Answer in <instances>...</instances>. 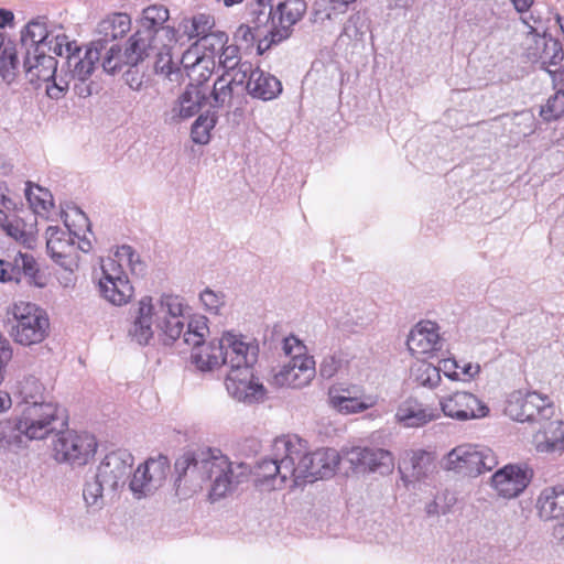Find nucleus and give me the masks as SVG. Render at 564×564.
<instances>
[{
  "label": "nucleus",
  "instance_id": "42",
  "mask_svg": "<svg viewBox=\"0 0 564 564\" xmlns=\"http://www.w3.org/2000/svg\"><path fill=\"white\" fill-rule=\"evenodd\" d=\"M24 195L30 207L37 215L48 213L54 206L51 192L40 185L33 184L32 182L25 183Z\"/></svg>",
  "mask_w": 564,
  "mask_h": 564
},
{
  "label": "nucleus",
  "instance_id": "46",
  "mask_svg": "<svg viewBox=\"0 0 564 564\" xmlns=\"http://www.w3.org/2000/svg\"><path fill=\"white\" fill-rule=\"evenodd\" d=\"M181 64L187 77H194L197 70L215 65L212 56H208L207 53L199 54V48H197L196 44L183 54Z\"/></svg>",
  "mask_w": 564,
  "mask_h": 564
},
{
  "label": "nucleus",
  "instance_id": "59",
  "mask_svg": "<svg viewBox=\"0 0 564 564\" xmlns=\"http://www.w3.org/2000/svg\"><path fill=\"white\" fill-rule=\"evenodd\" d=\"M238 53L239 50L236 45H224V47L220 50L219 64L223 66L225 72H228L242 63Z\"/></svg>",
  "mask_w": 564,
  "mask_h": 564
},
{
  "label": "nucleus",
  "instance_id": "49",
  "mask_svg": "<svg viewBox=\"0 0 564 564\" xmlns=\"http://www.w3.org/2000/svg\"><path fill=\"white\" fill-rule=\"evenodd\" d=\"M217 118L214 113H202L194 121L191 129L193 142L197 144H207L210 140V131L214 129Z\"/></svg>",
  "mask_w": 564,
  "mask_h": 564
},
{
  "label": "nucleus",
  "instance_id": "61",
  "mask_svg": "<svg viewBox=\"0 0 564 564\" xmlns=\"http://www.w3.org/2000/svg\"><path fill=\"white\" fill-rule=\"evenodd\" d=\"M52 84L46 86V93L50 98L58 99L68 88V82L64 78H56V74L51 78Z\"/></svg>",
  "mask_w": 564,
  "mask_h": 564
},
{
  "label": "nucleus",
  "instance_id": "15",
  "mask_svg": "<svg viewBox=\"0 0 564 564\" xmlns=\"http://www.w3.org/2000/svg\"><path fill=\"white\" fill-rule=\"evenodd\" d=\"M223 366L228 370L251 368L258 361L259 344L257 339L234 332H225L220 337Z\"/></svg>",
  "mask_w": 564,
  "mask_h": 564
},
{
  "label": "nucleus",
  "instance_id": "60",
  "mask_svg": "<svg viewBox=\"0 0 564 564\" xmlns=\"http://www.w3.org/2000/svg\"><path fill=\"white\" fill-rule=\"evenodd\" d=\"M341 366V359L336 355L324 357L319 365V373L323 378L329 379L336 375Z\"/></svg>",
  "mask_w": 564,
  "mask_h": 564
},
{
  "label": "nucleus",
  "instance_id": "50",
  "mask_svg": "<svg viewBox=\"0 0 564 564\" xmlns=\"http://www.w3.org/2000/svg\"><path fill=\"white\" fill-rule=\"evenodd\" d=\"M253 68L250 62L245 61L239 64L235 68L225 72L221 76L226 78V80L234 86L237 91L243 96L246 89L247 82H250V77L253 76Z\"/></svg>",
  "mask_w": 564,
  "mask_h": 564
},
{
  "label": "nucleus",
  "instance_id": "41",
  "mask_svg": "<svg viewBox=\"0 0 564 564\" xmlns=\"http://www.w3.org/2000/svg\"><path fill=\"white\" fill-rule=\"evenodd\" d=\"M328 403L341 414H354L372 408L377 403V398L372 395L364 398L335 395L329 399Z\"/></svg>",
  "mask_w": 564,
  "mask_h": 564
},
{
  "label": "nucleus",
  "instance_id": "29",
  "mask_svg": "<svg viewBox=\"0 0 564 564\" xmlns=\"http://www.w3.org/2000/svg\"><path fill=\"white\" fill-rule=\"evenodd\" d=\"M535 509L542 521H556L564 527V486L543 488L536 498Z\"/></svg>",
  "mask_w": 564,
  "mask_h": 564
},
{
  "label": "nucleus",
  "instance_id": "43",
  "mask_svg": "<svg viewBox=\"0 0 564 564\" xmlns=\"http://www.w3.org/2000/svg\"><path fill=\"white\" fill-rule=\"evenodd\" d=\"M26 225L20 218L9 220L7 213L0 209V228L12 239L26 248H32L35 239L31 231L25 229Z\"/></svg>",
  "mask_w": 564,
  "mask_h": 564
},
{
  "label": "nucleus",
  "instance_id": "64",
  "mask_svg": "<svg viewBox=\"0 0 564 564\" xmlns=\"http://www.w3.org/2000/svg\"><path fill=\"white\" fill-rule=\"evenodd\" d=\"M135 66H130V68L124 73L123 78L126 84L133 90H140L143 84V74L139 72V69L134 68Z\"/></svg>",
  "mask_w": 564,
  "mask_h": 564
},
{
  "label": "nucleus",
  "instance_id": "18",
  "mask_svg": "<svg viewBox=\"0 0 564 564\" xmlns=\"http://www.w3.org/2000/svg\"><path fill=\"white\" fill-rule=\"evenodd\" d=\"M225 386L229 395L246 404L262 402L265 398V388L254 376L253 367L228 370Z\"/></svg>",
  "mask_w": 564,
  "mask_h": 564
},
{
  "label": "nucleus",
  "instance_id": "51",
  "mask_svg": "<svg viewBox=\"0 0 564 564\" xmlns=\"http://www.w3.org/2000/svg\"><path fill=\"white\" fill-rule=\"evenodd\" d=\"M215 21L212 15L199 13L194 15L191 20L184 21V32L187 34L188 39L198 37L199 40L212 33Z\"/></svg>",
  "mask_w": 564,
  "mask_h": 564
},
{
  "label": "nucleus",
  "instance_id": "27",
  "mask_svg": "<svg viewBox=\"0 0 564 564\" xmlns=\"http://www.w3.org/2000/svg\"><path fill=\"white\" fill-rule=\"evenodd\" d=\"M406 346L413 356H424L442 349L438 325L431 321L417 323L410 332Z\"/></svg>",
  "mask_w": 564,
  "mask_h": 564
},
{
  "label": "nucleus",
  "instance_id": "25",
  "mask_svg": "<svg viewBox=\"0 0 564 564\" xmlns=\"http://www.w3.org/2000/svg\"><path fill=\"white\" fill-rule=\"evenodd\" d=\"M169 10L163 6L153 4L142 11V17L139 21V31H144L150 36H155V40L164 46L172 45L177 41L176 31L170 25H165L169 20Z\"/></svg>",
  "mask_w": 564,
  "mask_h": 564
},
{
  "label": "nucleus",
  "instance_id": "1",
  "mask_svg": "<svg viewBox=\"0 0 564 564\" xmlns=\"http://www.w3.org/2000/svg\"><path fill=\"white\" fill-rule=\"evenodd\" d=\"M184 300L174 294H162L154 299L143 296L133 311V318L128 329L131 340L144 346L159 330L162 341L170 345L183 336L185 344L193 346L191 359L200 371H213L223 366L220 338L217 341L205 343L209 329L205 317L187 323L185 327Z\"/></svg>",
  "mask_w": 564,
  "mask_h": 564
},
{
  "label": "nucleus",
  "instance_id": "31",
  "mask_svg": "<svg viewBox=\"0 0 564 564\" xmlns=\"http://www.w3.org/2000/svg\"><path fill=\"white\" fill-rule=\"evenodd\" d=\"M76 50L64 53L66 64L72 72L75 80L88 79L95 69V64L102 56V47L100 42H91L90 46L86 50L84 57H80V47L75 43Z\"/></svg>",
  "mask_w": 564,
  "mask_h": 564
},
{
  "label": "nucleus",
  "instance_id": "13",
  "mask_svg": "<svg viewBox=\"0 0 564 564\" xmlns=\"http://www.w3.org/2000/svg\"><path fill=\"white\" fill-rule=\"evenodd\" d=\"M523 50L525 58L533 64H539L542 69L546 70L554 84L558 76H563L558 67L563 59V48L557 40L532 31L523 42Z\"/></svg>",
  "mask_w": 564,
  "mask_h": 564
},
{
  "label": "nucleus",
  "instance_id": "38",
  "mask_svg": "<svg viewBox=\"0 0 564 564\" xmlns=\"http://www.w3.org/2000/svg\"><path fill=\"white\" fill-rule=\"evenodd\" d=\"M375 315L366 305L358 304L348 307L343 316L338 317V327L346 333L357 334L366 329L373 321Z\"/></svg>",
  "mask_w": 564,
  "mask_h": 564
},
{
  "label": "nucleus",
  "instance_id": "16",
  "mask_svg": "<svg viewBox=\"0 0 564 564\" xmlns=\"http://www.w3.org/2000/svg\"><path fill=\"white\" fill-rule=\"evenodd\" d=\"M57 435L53 443V452L59 463L83 466L96 452L97 442L93 435L70 431L58 432Z\"/></svg>",
  "mask_w": 564,
  "mask_h": 564
},
{
  "label": "nucleus",
  "instance_id": "6",
  "mask_svg": "<svg viewBox=\"0 0 564 564\" xmlns=\"http://www.w3.org/2000/svg\"><path fill=\"white\" fill-rule=\"evenodd\" d=\"M10 335L17 344L31 346L42 343L50 328V319L44 310L30 302H17L12 305Z\"/></svg>",
  "mask_w": 564,
  "mask_h": 564
},
{
  "label": "nucleus",
  "instance_id": "45",
  "mask_svg": "<svg viewBox=\"0 0 564 564\" xmlns=\"http://www.w3.org/2000/svg\"><path fill=\"white\" fill-rule=\"evenodd\" d=\"M18 64V52L15 46L11 42H3L0 47V76L8 84L14 79Z\"/></svg>",
  "mask_w": 564,
  "mask_h": 564
},
{
  "label": "nucleus",
  "instance_id": "52",
  "mask_svg": "<svg viewBox=\"0 0 564 564\" xmlns=\"http://www.w3.org/2000/svg\"><path fill=\"white\" fill-rule=\"evenodd\" d=\"M369 31L368 19L364 13L356 12L349 17L344 25L341 37H347L355 42H362Z\"/></svg>",
  "mask_w": 564,
  "mask_h": 564
},
{
  "label": "nucleus",
  "instance_id": "24",
  "mask_svg": "<svg viewBox=\"0 0 564 564\" xmlns=\"http://www.w3.org/2000/svg\"><path fill=\"white\" fill-rule=\"evenodd\" d=\"M403 482L409 487L429 481L435 473L433 456L423 449L406 451L399 467Z\"/></svg>",
  "mask_w": 564,
  "mask_h": 564
},
{
  "label": "nucleus",
  "instance_id": "14",
  "mask_svg": "<svg viewBox=\"0 0 564 564\" xmlns=\"http://www.w3.org/2000/svg\"><path fill=\"white\" fill-rule=\"evenodd\" d=\"M170 470L166 456L148 458L131 474L128 488L137 500L153 496L165 482Z\"/></svg>",
  "mask_w": 564,
  "mask_h": 564
},
{
  "label": "nucleus",
  "instance_id": "4",
  "mask_svg": "<svg viewBox=\"0 0 564 564\" xmlns=\"http://www.w3.org/2000/svg\"><path fill=\"white\" fill-rule=\"evenodd\" d=\"M300 438L295 435L274 440L273 457L261 459L253 469L254 482L264 490H279L285 486L297 487L296 458L301 452Z\"/></svg>",
  "mask_w": 564,
  "mask_h": 564
},
{
  "label": "nucleus",
  "instance_id": "48",
  "mask_svg": "<svg viewBox=\"0 0 564 564\" xmlns=\"http://www.w3.org/2000/svg\"><path fill=\"white\" fill-rule=\"evenodd\" d=\"M267 34H269V28L256 26V24L250 21V24H241L238 26L235 32V41L241 45H246V47L257 42V52L259 53V45L262 39H267Z\"/></svg>",
  "mask_w": 564,
  "mask_h": 564
},
{
  "label": "nucleus",
  "instance_id": "57",
  "mask_svg": "<svg viewBox=\"0 0 564 564\" xmlns=\"http://www.w3.org/2000/svg\"><path fill=\"white\" fill-rule=\"evenodd\" d=\"M254 2L256 7H261V11H253L251 22L256 24V26L268 28L275 9L272 4V0H256Z\"/></svg>",
  "mask_w": 564,
  "mask_h": 564
},
{
  "label": "nucleus",
  "instance_id": "32",
  "mask_svg": "<svg viewBox=\"0 0 564 564\" xmlns=\"http://www.w3.org/2000/svg\"><path fill=\"white\" fill-rule=\"evenodd\" d=\"M131 29V18L127 13L117 12L104 18L97 25V39L93 42H100L104 56L107 55V44L123 37Z\"/></svg>",
  "mask_w": 564,
  "mask_h": 564
},
{
  "label": "nucleus",
  "instance_id": "47",
  "mask_svg": "<svg viewBox=\"0 0 564 564\" xmlns=\"http://www.w3.org/2000/svg\"><path fill=\"white\" fill-rule=\"evenodd\" d=\"M564 78L563 76H558L555 82L554 88H556V93L554 96L547 99V102L541 109V116L550 121L553 119H557L564 116Z\"/></svg>",
  "mask_w": 564,
  "mask_h": 564
},
{
  "label": "nucleus",
  "instance_id": "33",
  "mask_svg": "<svg viewBox=\"0 0 564 564\" xmlns=\"http://www.w3.org/2000/svg\"><path fill=\"white\" fill-rule=\"evenodd\" d=\"M435 409L425 406L415 399H406L400 403L395 420L404 427H420L437 419Z\"/></svg>",
  "mask_w": 564,
  "mask_h": 564
},
{
  "label": "nucleus",
  "instance_id": "40",
  "mask_svg": "<svg viewBox=\"0 0 564 564\" xmlns=\"http://www.w3.org/2000/svg\"><path fill=\"white\" fill-rule=\"evenodd\" d=\"M170 47L171 45H158V50L153 53L156 56L154 70L156 74L164 76V78L172 84H180L183 79V69L172 61Z\"/></svg>",
  "mask_w": 564,
  "mask_h": 564
},
{
  "label": "nucleus",
  "instance_id": "36",
  "mask_svg": "<svg viewBox=\"0 0 564 564\" xmlns=\"http://www.w3.org/2000/svg\"><path fill=\"white\" fill-rule=\"evenodd\" d=\"M28 445L29 442L18 416L0 422V452L17 453L26 448Z\"/></svg>",
  "mask_w": 564,
  "mask_h": 564
},
{
  "label": "nucleus",
  "instance_id": "56",
  "mask_svg": "<svg viewBox=\"0 0 564 564\" xmlns=\"http://www.w3.org/2000/svg\"><path fill=\"white\" fill-rule=\"evenodd\" d=\"M199 299L205 310L210 314H219L221 307L225 305V295L221 292H215L210 289H205L200 293Z\"/></svg>",
  "mask_w": 564,
  "mask_h": 564
},
{
  "label": "nucleus",
  "instance_id": "53",
  "mask_svg": "<svg viewBox=\"0 0 564 564\" xmlns=\"http://www.w3.org/2000/svg\"><path fill=\"white\" fill-rule=\"evenodd\" d=\"M415 380L423 387L436 388L441 382L440 369L429 362H419L413 368Z\"/></svg>",
  "mask_w": 564,
  "mask_h": 564
},
{
  "label": "nucleus",
  "instance_id": "5",
  "mask_svg": "<svg viewBox=\"0 0 564 564\" xmlns=\"http://www.w3.org/2000/svg\"><path fill=\"white\" fill-rule=\"evenodd\" d=\"M79 224L78 229H73L65 219V227L50 226L46 229V248L51 258L65 270L73 271L77 267L78 251L91 250L93 232L88 218L79 209L75 210Z\"/></svg>",
  "mask_w": 564,
  "mask_h": 564
},
{
  "label": "nucleus",
  "instance_id": "39",
  "mask_svg": "<svg viewBox=\"0 0 564 564\" xmlns=\"http://www.w3.org/2000/svg\"><path fill=\"white\" fill-rule=\"evenodd\" d=\"M99 290L105 300L117 306L127 304L133 295L129 280L99 281Z\"/></svg>",
  "mask_w": 564,
  "mask_h": 564
},
{
  "label": "nucleus",
  "instance_id": "23",
  "mask_svg": "<svg viewBox=\"0 0 564 564\" xmlns=\"http://www.w3.org/2000/svg\"><path fill=\"white\" fill-rule=\"evenodd\" d=\"M39 265L31 253L18 251L0 259V282L19 283L26 279L29 283L41 286L37 281Z\"/></svg>",
  "mask_w": 564,
  "mask_h": 564
},
{
  "label": "nucleus",
  "instance_id": "11",
  "mask_svg": "<svg viewBox=\"0 0 564 564\" xmlns=\"http://www.w3.org/2000/svg\"><path fill=\"white\" fill-rule=\"evenodd\" d=\"M300 457L296 458L295 475L299 486L306 482H314L334 475L340 456L334 448H321L314 453H308L306 443L300 438Z\"/></svg>",
  "mask_w": 564,
  "mask_h": 564
},
{
  "label": "nucleus",
  "instance_id": "44",
  "mask_svg": "<svg viewBox=\"0 0 564 564\" xmlns=\"http://www.w3.org/2000/svg\"><path fill=\"white\" fill-rule=\"evenodd\" d=\"M341 13L338 3H335L334 0H316L313 6L311 21L316 25L329 29Z\"/></svg>",
  "mask_w": 564,
  "mask_h": 564
},
{
  "label": "nucleus",
  "instance_id": "26",
  "mask_svg": "<svg viewBox=\"0 0 564 564\" xmlns=\"http://www.w3.org/2000/svg\"><path fill=\"white\" fill-rule=\"evenodd\" d=\"M315 360L313 357L290 359L273 376V383L279 387L303 388L315 377Z\"/></svg>",
  "mask_w": 564,
  "mask_h": 564
},
{
  "label": "nucleus",
  "instance_id": "63",
  "mask_svg": "<svg viewBox=\"0 0 564 564\" xmlns=\"http://www.w3.org/2000/svg\"><path fill=\"white\" fill-rule=\"evenodd\" d=\"M10 188L6 182H0V206L4 213L12 212L18 208V203L9 196Z\"/></svg>",
  "mask_w": 564,
  "mask_h": 564
},
{
  "label": "nucleus",
  "instance_id": "3",
  "mask_svg": "<svg viewBox=\"0 0 564 564\" xmlns=\"http://www.w3.org/2000/svg\"><path fill=\"white\" fill-rule=\"evenodd\" d=\"M133 464L134 457L127 449L110 452L102 458L83 487V498L89 512L100 511L119 500Z\"/></svg>",
  "mask_w": 564,
  "mask_h": 564
},
{
  "label": "nucleus",
  "instance_id": "12",
  "mask_svg": "<svg viewBox=\"0 0 564 564\" xmlns=\"http://www.w3.org/2000/svg\"><path fill=\"white\" fill-rule=\"evenodd\" d=\"M304 0H285L279 2L268 25L269 34L262 39L259 45V55L264 54L272 45L279 44L289 39L293 26L303 18L306 12Z\"/></svg>",
  "mask_w": 564,
  "mask_h": 564
},
{
  "label": "nucleus",
  "instance_id": "21",
  "mask_svg": "<svg viewBox=\"0 0 564 564\" xmlns=\"http://www.w3.org/2000/svg\"><path fill=\"white\" fill-rule=\"evenodd\" d=\"M204 104H207L206 87L188 84L172 107L164 112V121L175 124L187 120L197 115Z\"/></svg>",
  "mask_w": 564,
  "mask_h": 564
},
{
  "label": "nucleus",
  "instance_id": "17",
  "mask_svg": "<svg viewBox=\"0 0 564 564\" xmlns=\"http://www.w3.org/2000/svg\"><path fill=\"white\" fill-rule=\"evenodd\" d=\"M505 411L508 416L519 422L538 420L541 422L543 419H551L554 414V408L549 398L535 391L511 393Z\"/></svg>",
  "mask_w": 564,
  "mask_h": 564
},
{
  "label": "nucleus",
  "instance_id": "20",
  "mask_svg": "<svg viewBox=\"0 0 564 564\" xmlns=\"http://www.w3.org/2000/svg\"><path fill=\"white\" fill-rule=\"evenodd\" d=\"M440 406L445 416L457 421L482 419L489 413V408L482 401L466 391L442 397Z\"/></svg>",
  "mask_w": 564,
  "mask_h": 564
},
{
  "label": "nucleus",
  "instance_id": "2",
  "mask_svg": "<svg viewBox=\"0 0 564 564\" xmlns=\"http://www.w3.org/2000/svg\"><path fill=\"white\" fill-rule=\"evenodd\" d=\"M176 482L200 487L210 481L209 497L216 501L248 480L251 469L242 462H231L219 449L208 448L197 454L186 453L175 462Z\"/></svg>",
  "mask_w": 564,
  "mask_h": 564
},
{
  "label": "nucleus",
  "instance_id": "10",
  "mask_svg": "<svg viewBox=\"0 0 564 564\" xmlns=\"http://www.w3.org/2000/svg\"><path fill=\"white\" fill-rule=\"evenodd\" d=\"M160 41L155 36H150L144 31L137 32L129 39L124 52L118 44H111L107 55L102 58V68L109 74H115L121 68V65L137 66L158 50Z\"/></svg>",
  "mask_w": 564,
  "mask_h": 564
},
{
  "label": "nucleus",
  "instance_id": "62",
  "mask_svg": "<svg viewBox=\"0 0 564 564\" xmlns=\"http://www.w3.org/2000/svg\"><path fill=\"white\" fill-rule=\"evenodd\" d=\"M437 368L440 369V373L443 372L444 376L451 380L456 381L462 378L458 371L459 362L455 359H443Z\"/></svg>",
  "mask_w": 564,
  "mask_h": 564
},
{
  "label": "nucleus",
  "instance_id": "54",
  "mask_svg": "<svg viewBox=\"0 0 564 564\" xmlns=\"http://www.w3.org/2000/svg\"><path fill=\"white\" fill-rule=\"evenodd\" d=\"M43 392V386L35 378H28L21 383L20 393L23 398L24 405L47 403L48 401L44 400Z\"/></svg>",
  "mask_w": 564,
  "mask_h": 564
},
{
  "label": "nucleus",
  "instance_id": "22",
  "mask_svg": "<svg viewBox=\"0 0 564 564\" xmlns=\"http://www.w3.org/2000/svg\"><path fill=\"white\" fill-rule=\"evenodd\" d=\"M530 481L531 473L528 468L508 464L492 475L490 485L499 497L512 499L522 494Z\"/></svg>",
  "mask_w": 564,
  "mask_h": 564
},
{
  "label": "nucleus",
  "instance_id": "19",
  "mask_svg": "<svg viewBox=\"0 0 564 564\" xmlns=\"http://www.w3.org/2000/svg\"><path fill=\"white\" fill-rule=\"evenodd\" d=\"M100 268L102 276L99 281H119L129 280L126 268L134 275H143L147 265L130 246L123 245L117 248L112 257L101 259Z\"/></svg>",
  "mask_w": 564,
  "mask_h": 564
},
{
  "label": "nucleus",
  "instance_id": "58",
  "mask_svg": "<svg viewBox=\"0 0 564 564\" xmlns=\"http://www.w3.org/2000/svg\"><path fill=\"white\" fill-rule=\"evenodd\" d=\"M282 349L285 356L290 357V359H302L310 357L305 352L306 347L295 336L286 337L283 340Z\"/></svg>",
  "mask_w": 564,
  "mask_h": 564
},
{
  "label": "nucleus",
  "instance_id": "34",
  "mask_svg": "<svg viewBox=\"0 0 564 564\" xmlns=\"http://www.w3.org/2000/svg\"><path fill=\"white\" fill-rule=\"evenodd\" d=\"M46 51L32 52L30 48L24 54L23 67L30 82H51L57 69V61Z\"/></svg>",
  "mask_w": 564,
  "mask_h": 564
},
{
  "label": "nucleus",
  "instance_id": "30",
  "mask_svg": "<svg viewBox=\"0 0 564 564\" xmlns=\"http://www.w3.org/2000/svg\"><path fill=\"white\" fill-rule=\"evenodd\" d=\"M533 436V444L539 453L561 454L564 452V421L543 419Z\"/></svg>",
  "mask_w": 564,
  "mask_h": 564
},
{
  "label": "nucleus",
  "instance_id": "9",
  "mask_svg": "<svg viewBox=\"0 0 564 564\" xmlns=\"http://www.w3.org/2000/svg\"><path fill=\"white\" fill-rule=\"evenodd\" d=\"M497 465V457L490 448L474 444L458 445L442 459L445 470L470 477L490 471Z\"/></svg>",
  "mask_w": 564,
  "mask_h": 564
},
{
  "label": "nucleus",
  "instance_id": "37",
  "mask_svg": "<svg viewBox=\"0 0 564 564\" xmlns=\"http://www.w3.org/2000/svg\"><path fill=\"white\" fill-rule=\"evenodd\" d=\"M242 95L231 86L223 76L218 77L213 89L207 96V104L214 109H231L239 105L242 100Z\"/></svg>",
  "mask_w": 564,
  "mask_h": 564
},
{
  "label": "nucleus",
  "instance_id": "55",
  "mask_svg": "<svg viewBox=\"0 0 564 564\" xmlns=\"http://www.w3.org/2000/svg\"><path fill=\"white\" fill-rule=\"evenodd\" d=\"M227 40L228 37L226 33L217 31L203 36L202 39L197 40L195 44L199 51L204 50L205 53L209 52L207 55L212 56V59L214 61V54L220 52V50L227 43Z\"/></svg>",
  "mask_w": 564,
  "mask_h": 564
},
{
  "label": "nucleus",
  "instance_id": "7",
  "mask_svg": "<svg viewBox=\"0 0 564 564\" xmlns=\"http://www.w3.org/2000/svg\"><path fill=\"white\" fill-rule=\"evenodd\" d=\"M28 442L44 440L67 425L64 409L54 402L24 405L18 416Z\"/></svg>",
  "mask_w": 564,
  "mask_h": 564
},
{
  "label": "nucleus",
  "instance_id": "35",
  "mask_svg": "<svg viewBox=\"0 0 564 564\" xmlns=\"http://www.w3.org/2000/svg\"><path fill=\"white\" fill-rule=\"evenodd\" d=\"M246 89L253 98L267 101L275 99L282 93V84L275 76L256 68Z\"/></svg>",
  "mask_w": 564,
  "mask_h": 564
},
{
  "label": "nucleus",
  "instance_id": "28",
  "mask_svg": "<svg viewBox=\"0 0 564 564\" xmlns=\"http://www.w3.org/2000/svg\"><path fill=\"white\" fill-rule=\"evenodd\" d=\"M347 460L355 467L388 474L393 469V455L383 448L352 447L346 453Z\"/></svg>",
  "mask_w": 564,
  "mask_h": 564
},
{
  "label": "nucleus",
  "instance_id": "8",
  "mask_svg": "<svg viewBox=\"0 0 564 564\" xmlns=\"http://www.w3.org/2000/svg\"><path fill=\"white\" fill-rule=\"evenodd\" d=\"M21 46L32 52L50 51L57 56L69 54L76 50L75 41H70L62 26H48L44 18L31 20L21 31Z\"/></svg>",
  "mask_w": 564,
  "mask_h": 564
}]
</instances>
